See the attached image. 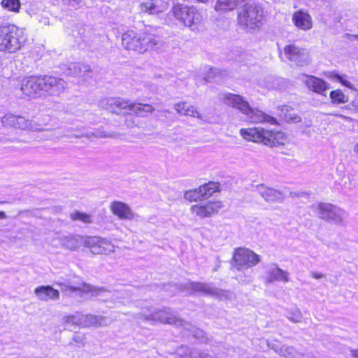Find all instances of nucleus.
Returning <instances> with one entry per match:
<instances>
[{
	"label": "nucleus",
	"mask_w": 358,
	"mask_h": 358,
	"mask_svg": "<svg viewBox=\"0 0 358 358\" xmlns=\"http://www.w3.org/2000/svg\"><path fill=\"white\" fill-rule=\"evenodd\" d=\"M66 85L64 80L56 77L31 76L20 80L19 89L22 94L27 96H36L42 91L52 95H58L65 90Z\"/></svg>",
	"instance_id": "1"
},
{
	"label": "nucleus",
	"mask_w": 358,
	"mask_h": 358,
	"mask_svg": "<svg viewBox=\"0 0 358 358\" xmlns=\"http://www.w3.org/2000/svg\"><path fill=\"white\" fill-rule=\"evenodd\" d=\"M219 99L223 103L239 110L246 116L250 122L276 124V120L274 117L265 114L259 110L252 108L249 103L238 94L223 92L219 94Z\"/></svg>",
	"instance_id": "2"
},
{
	"label": "nucleus",
	"mask_w": 358,
	"mask_h": 358,
	"mask_svg": "<svg viewBox=\"0 0 358 358\" xmlns=\"http://www.w3.org/2000/svg\"><path fill=\"white\" fill-rule=\"evenodd\" d=\"M27 33L24 28L15 24H8L0 27V51L15 53L25 45Z\"/></svg>",
	"instance_id": "3"
},
{
	"label": "nucleus",
	"mask_w": 358,
	"mask_h": 358,
	"mask_svg": "<svg viewBox=\"0 0 358 358\" xmlns=\"http://www.w3.org/2000/svg\"><path fill=\"white\" fill-rule=\"evenodd\" d=\"M141 317L153 323L162 322L166 324H173L177 327H182L187 331H189L194 337L199 339L201 342L205 341L204 332L190 324L176 317V316L167 310H161L157 312H151L149 308L143 309L141 313Z\"/></svg>",
	"instance_id": "4"
},
{
	"label": "nucleus",
	"mask_w": 358,
	"mask_h": 358,
	"mask_svg": "<svg viewBox=\"0 0 358 358\" xmlns=\"http://www.w3.org/2000/svg\"><path fill=\"white\" fill-rule=\"evenodd\" d=\"M122 40L125 48L141 53L153 49L159 42V38L149 33L147 29L138 34L134 30H129L123 34Z\"/></svg>",
	"instance_id": "5"
},
{
	"label": "nucleus",
	"mask_w": 358,
	"mask_h": 358,
	"mask_svg": "<svg viewBox=\"0 0 358 358\" xmlns=\"http://www.w3.org/2000/svg\"><path fill=\"white\" fill-rule=\"evenodd\" d=\"M263 20L262 8L255 5L245 6L238 14L240 24L250 29L259 27L263 23Z\"/></svg>",
	"instance_id": "6"
},
{
	"label": "nucleus",
	"mask_w": 358,
	"mask_h": 358,
	"mask_svg": "<svg viewBox=\"0 0 358 358\" xmlns=\"http://www.w3.org/2000/svg\"><path fill=\"white\" fill-rule=\"evenodd\" d=\"M62 320L66 324L79 325L83 327L106 326L110 322V320L106 317L92 315H83L80 313L66 315L64 317Z\"/></svg>",
	"instance_id": "7"
},
{
	"label": "nucleus",
	"mask_w": 358,
	"mask_h": 358,
	"mask_svg": "<svg viewBox=\"0 0 358 358\" xmlns=\"http://www.w3.org/2000/svg\"><path fill=\"white\" fill-rule=\"evenodd\" d=\"M260 261L259 255L249 249L241 248L234 251L233 265L238 270L248 269L257 265Z\"/></svg>",
	"instance_id": "8"
},
{
	"label": "nucleus",
	"mask_w": 358,
	"mask_h": 358,
	"mask_svg": "<svg viewBox=\"0 0 358 358\" xmlns=\"http://www.w3.org/2000/svg\"><path fill=\"white\" fill-rule=\"evenodd\" d=\"M204 18L202 13L194 6H182L180 22L192 31H198L202 26Z\"/></svg>",
	"instance_id": "9"
},
{
	"label": "nucleus",
	"mask_w": 358,
	"mask_h": 358,
	"mask_svg": "<svg viewBox=\"0 0 358 358\" xmlns=\"http://www.w3.org/2000/svg\"><path fill=\"white\" fill-rule=\"evenodd\" d=\"M85 247L95 255H108L115 252V246L106 238L100 237H87L85 240Z\"/></svg>",
	"instance_id": "10"
},
{
	"label": "nucleus",
	"mask_w": 358,
	"mask_h": 358,
	"mask_svg": "<svg viewBox=\"0 0 358 358\" xmlns=\"http://www.w3.org/2000/svg\"><path fill=\"white\" fill-rule=\"evenodd\" d=\"M268 134V129L259 127L243 128L240 130V135L245 140L264 145L270 143L266 136Z\"/></svg>",
	"instance_id": "11"
},
{
	"label": "nucleus",
	"mask_w": 358,
	"mask_h": 358,
	"mask_svg": "<svg viewBox=\"0 0 358 358\" xmlns=\"http://www.w3.org/2000/svg\"><path fill=\"white\" fill-rule=\"evenodd\" d=\"M284 55L287 59L298 66H303L309 62L307 50L301 48L294 44H289L285 47Z\"/></svg>",
	"instance_id": "12"
},
{
	"label": "nucleus",
	"mask_w": 358,
	"mask_h": 358,
	"mask_svg": "<svg viewBox=\"0 0 358 358\" xmlns=\"http://www.w3.org/2000/svg\"><path fill=\"white\" fill-rule=\"evenodd\" d=\"M222 208V204L221 201H209L205 203L193 205L191 208V211L193 215L204 218L217 213Z\"/></svg>",
	"instance_id": "13"
},
{
	"label": "nucleus",
	"mask_w": 358,
	"mask_h": 358,
	"mask_svg": "<svg viewBox=\"0 0 358 358\" xmlns=\"http://www.w3.org/2000/svg\"><path fill=\"white\" fill-rule=\"evenodd\" d=\"M2 124L4 127H10L22 130L36 129L31 124V122L26 120L24 117L17 116L13 114H6L2 118Z\"/></svg>",
	"instance_id": "14"
},
{
	"label": "nucleus",
	"mask_w": 358,
	"mask_h": 358,
	"mask_svg": "<svg viewBox=\"0 0 358 358\" xmlns=\"http://www.w3.org/2000/svg\"><path fill=\"white\" fill-rule=\"evenodd\" d=\"M109 208L111 213L120 220H131L136 217V214L132 209L122 201H114L111 202Z\"/></svg>",
	"instance_id": "15"
},
{
	"label": "nucleus",
	"mask_w": 358,
	"mask_h": 358,
	"mask_svg": "<svg viewBox=\"0 0 358 358\" xmlns=\"http://www.w3.org/2000/svg\"><path fill=\"white\" fill-rule=\"evenodd\" d=\"M302 80L309 90L320 95H325L326 91L329 88V83L314 76L305 75Z\"/></svg>",
	"instance_id": "16"
},
{
	"label": "nucleus",
	"mask_w": 358,
	"mask_h": 358,
	"mask_svg": "<svg viewBox=\"0 0 358 358\" xmlns=\"http://www.w3.org/2000/svg\"><path fill=\"white\" fill-rule=\"evenodd\" d=\"M289 274L287 271L280 268L275 264H271L267 266L264 280L268 283L275 281L287 282L289 280Z\"/></svg>",
	"instance_id": "17"
},
{
	"label": "nucleus",
	"mask_w": 358,
	"mask_h": 358,
	"mask_svg": "<svg viewBox=\"0 0 358 358\" xmlns=\"http://www.w3.org/2000/svg\"><path fill=\"white\" fill-rule=\"evenodd\" d=\"M268 346L285 358H301V355L293 347L282 345L280 341L268 342Z\"/></svg>",
	"instance_id": "18"
},
{
	"label": "nucleus",
	"mask_w": 358,
	"mask_h": 358,
	"mask_svg": "<svg viewBox=\"0 0 358 358\" xmlns=\"http://www.w3.org/2000/svg\"><path fill=\"white\" fill-rule=\"evenodd\" d=\"M292 22L299 29L307 31L312 28L313 20L310 14L307 11L302 10H297L292 15Z\"/></svg>",
	"instance_id": "19"
},
{
	"label": "nucleus",
	"mask_w": 358,
	"mask_h": 358,
	"mask_svg": "<svg viewBox=\"0 0 358 358\" xmlns=\"http://www.w3.org/2000/svg\"><path fill=\"white\" fill-rule=\"evenodd\" d=\"M168 4L157 5L153 0H147L141 2L138 6L140 13L148 15H159L167 9Z\"/></svg>",
	"instance_id": "20"
},
{
	"label": "nucleus",
	"mask_w": 358,
	"mask_h": 358,
	"mask_svg": "<svg viewBox=\"0 0 358 358\" xmlns=\"http://www.w3.org/2000/svg\"><path fill=\"white\" fill-rule=\"evenodd\" d=\"M185 287L190 294L200 293L203 294L218 296L219 291L208 284L189 282L185 285Z\"/></svg>",
	"instance_id": "21"
},
{
	"label": "nucleus",
	"mask_w": 358,
	"mask_h": 358,
	"mask_svg": "<svg viewBox=\"0 0 358 358\" xmlns=\"http://www.w3.org/2000/svg\"><path fill=\"white\" fill-rule=\"evenodd\" d=\"M256 189L257 192L266 201H282L284 198L281 192L268 187L263 184L258 185Z\"/></svg>",
	"instance_id": "22"
},
{
	"label": "nucleus",
	"mask_w": 358,
	"mask_h": 358,
	"mask_svg": "<svg viewBox=\"0 0 358 358\" xmlns=\"http://www.w3.org/2000/svg\"><path fill=\"white\" fill-rule=\"evenodd\" d=\"M323 75L332 82H338L342 85L354 91H357V90L353 84L348 80V77L345 74H340L337 71H325L323 73Z\"/></svg>",
	"instance_id": "23"
},
{
	"label": "nucleus",
	"mask_w": 358,
	"mask_h": 358,
	"mask_svg": "<svg viewBox=\"0 0 358 358\" xmlns=\"http://www.w3.org/2000/svg\"><path fill=\"white\" fill-rule=\"evenodd\" d=\"M35 294L36 296L42 301H48L49 299L56 300L59 297V292L50 286L38 287L36 288Z\"/></svg>",
	"instance_id": "24"
},
{
	"label": "nucleus",
	"mask_w": 358,
	"mask_h": 358,
	"mask_svg": "<svg viewBox=\"0 0 358 358\" xmlns=\"http://www.w3.org/2000/svg\"><path fill=\"white\" fill-rule=\"evenodd\" d=\"M182 15V5L177 3L162 18L164 23L168 25L176 24L177 21L180 22Z\"/></svg>",
	"instance_id": "25"
},
{
	"label": "nucleus",
	"mask_w": 358,
	"mask_h": 358,
	"mask_svg": "<svg viewBox=\"0 0 358 358\" xmlns=\"http://www.w3.org/2000/svg\"><path fill=\"white\" fill-rule=\"evenodd\" d=\"M268 133H269V134L268 136L266 135V136L270 143L266 144L265 145L272 148L278 145H284L287 143V136L284 132L268 129Z\"/></svg>",
	"instance_id": "26"
},
{
	"label": "nucleus",
	"mask_w": 358,
	"mask_h": 358,
	"mask_svg": "<svg viewBox=\"0 0 358 358\" xmlns=\"http://www.w3.org/2000/svg\"><path fill=\"white\" fill-rule=\"evenodd\" d=\"M334 208L335 206L329 203H317L313 206L317 216L327 221H329Z\"/></svg>",
	"instance_id": "27"
},
{
	"label": "nucleus",
	"mask_w": 358,
	"mask_h": 358,
	"mask_svg": "<svg viewBox=\"0 0 358 358\" xmlns=\"http://www.w3.org/2000/svg\"><path fill=\"white\" fill-rule=\"evenodd\" d=\"M85 238L80 236L71 235L63 238L62 244L68 249L76 250L83 244L85 245Z\"/></svg>",
	"instance_id": "28"
},
{
	"label": "nucleus",
	"mask_w": 358,
	"mask_h": 358,
	"mask_svg": "<svg viewBox=\"0 0 358 358\" xmlns=\"http://www.w3.org/2000/svg\"><path fill=\"white\" fill-rule=\"evenodd\" d=\"M107 103L110 106V110L113 112L117 113L115 107L119 109L129 108L131 111V106L134 103H131L129 100H125L121 98H110L106 99Z\"/></svg>",
	"instance_id": "29"
},
{
	"label": "nucleus",
	"mask_w": 358,
	"mask_h": 358,
	"mask_svg": "<svg viewBox=\"0 0 358 358\" xmlns=\"http://www.w3.org/2000/svg\"><path fill=\"white\" fill-rule=\"evenodd\" d=\"M346 212L335 206L329 221H331L337 225L344 226L346 224Z\"/></svg>",
	"instance_id": "30"
},
{
	"label": "nucleus",
	"mask_w": 358,
	"mask_h": 358,
	"mask_svg": "<svg viewBox=\"0 0 358 358\" xmlns=\"http://www.w3.org/2000/svg\"><path fill=\"white\" fill-rule=\"evenodd\" d=\"M237 4V0H217L215 10L219 13H224L235 9Z\"/></svg>",
	"instance_id": "31"
},
{
	"label": "nucleus",
	"mask_w": 358,
	"mask_h": 358,
	"mask_svg": "<svg viewBox=\"0 0 358 358\" xmlns=\"http://www.w3.org/2000/svg\"><path fill=\"white\" fill-rule=\"evenodd\" d=\"M202 199L208 198L219 189V184L210 182L199 187Z\"/></svg>",
	"instance_id": "32"
},
{
	"label": "nucleus",
	"mask_w": 358,
	"mask_h": 358,
	"mask_svg": "<svg viewBox=\"0 0 358 358\" xmlns=\"http://www.w3.org/2000/svg\"><path fill=\"white\" fill-rule=\"evenodd\" d=\"M329 97L331 103L336 105L344 104L349 101L348 96L345 94L340 89L332 90L329 94Z\"/></svg>",
	"instance_id": "33"
},
{
	"label": "nucleus",
	"mask_w": 358,
	"mask_h": 358,
	"mask_svg": "<svg viewBox=\"0 0 358 358\" xmlns=\"http://www.w3.org/2000/svg\"><path fill=\"white\" fill-rule=\"evenodd\" d=\"M153 110V106L150 104L134 103L131 106V111L139 116H145Z\"/></svg>",
	"instance_id": "34"
},
{
	"label": "nucleus",
	"mask_w": 358,
	"mask_h": 358,
	"mask_svg": "<svg viewBox=\"0 0 358 358\" xmlns=\"http://www.w3.org/2000/svg\"><path fill=\"white\" fill-rule=\"evenodd\" d=\"M281 112L283 118L287 122L296 123L301 121V117L295 114L292 108L289 106H284Z\"/></svg>",
	"instance_id": "35"
},
{
	"label": "nucleus",
	"mask_w": 358,
	"mask_h": 358,
	"mask_svg": "<svg viewBox=\"0 0 358 358\" xmlns=\"http://www.w3.org/2000/svg\"><path fill=\"white\" fill-rule=\"evenodd\" d=\"M1 6L8 11L17 13L20 12L21 3L19 0H2Z\"/></svg>",
	"instance_id": "36"
},
{
	"label": "nucleus",
	"mask_w": 358,
	"mask_h": 358,
	"mask_svg": "<svg viewBox=\"0 0 358 358\" xmlns=\"http://www.w3.org/2000/svg\"><path fill=\"white\" fill-rule=\"evenodd\" d=\"M286 317L294 323H299L302 321L303 314L299 308L297 307H294L289 308L287 313Z\"/></svg>",
	"instance_id": "37"
},
{
	"label": "nucleus",
	"mask_w": 358,
	"mask_h": 358,
	"mask_svg": "<svg viewBox=\"0 0 358 358\" xmlns=\"http://www.w3.org/2000/svg\"><path fill=\"white\" fill-rule=\"evenodd\" d=\"M75 290L81 289L85 293H90L92 296H101L103 294H106L107 292L103 288H97L92 287L90 285H83L82 288L74 287Z\"/></svg>",
	"instance_id": "38"
},
{
	"label": "nucleus",
	"mask_w": 358,
	"mask_h": 358,
	"mask_svg": "<svg viewBox=\"0 0 358 358\" xmlns=\"http://www.w3.org/2000/svg\"><path fill=\"white\" fill-rule=\"evenodd\" d=\"M178 357L179 358H217L208 354L199 353L196 351H191L187 348H185V354H182L179 352Z\"/></svg>",
	"instance_id": "39"
},
{
	"label": "nucleus",
	"mask_w": 358,
	"mask_h": 358,
	"mask_svg": "<svg viewBox=\"0 0 358 358\" xmlns=\"http://www.w3.org/2000/svg\"><path fill=\"white\" fill-rule=\"evenodd\" d=\"M184 197L189 201H196L197 200L202 199L199 187L186 191Z\"/></svg>",
	"instance_id": "40"
},
{
	"label": "nucleus",
	"mask_w": 358,
	"mask_h": 358,
	"mask_svg": "<svg viewBox=\"0 0 358 358\" xmlns=\"http://www.w3.org/2000/svg\"><path fill=\"white\" fill-rule=\"evenodd\" d=\"M71 217L73 220H79L83 223H90L92 222L90 215L78 211L71 213Z\"/></svg>",
	"instance_id": "41"
},
{
	"label": "nucleus",
	"mask_w": 358,
	"mask_h": 358,
	"mask_svg": "<svg viewBox=\"0 0 358 358\" xmlns=\"http://www.w3.org/2000/svg\"><path fill=\"white\" fill-rule=\"evenodd\" d=\"M220 75V72L217 69L210 68L208 69V74L207 76L204 77V80L206 82H212V81H220L219 77Z\"/></svg>",
	"instance_id": "42"
},
{
	"label": "nucleus",
	"mask_w": 358,
	"mask_h": 358,
	"mask_svg": "<svg viewBox=\"0 0 358 358\" xmlns=\"http://www.w3.org/2000/svg\"><path fill=\"white\" fill-rule=\"evenodd\" d=\"M188 109H187L186 113L184 114V115L191 116L194 117H198L200 118L201 115L199 112L197 110V109L194 106L189 103L187 106Z\"/></svg>",
	"instance_id": "43"
},
{
	"label": "nucleus",
	"mask_w": 358,
	"mask_h": 358,
	"mask_svg": "<svg viewBox=\"0 0 358 358\" xmlns=\"http://www.w3.org/2000/svg\"><path fill=\"white\" fill-rule=\"evenodd\" d=\"M188 105L189 103L186 102H179L175 104V109L178 113L184 115L188 109Z\"/></svg>",
	"instance_id": "44"
},
{
	"label": "nucleus",
	"mask_w": 358,
	"mask_h": 358,
	"mask_svg": "<svg viewBox=\"0 0 358 358\" xmlns=\"http://www.w3.org/2000/svg\"><path fill=\"white\" fill-rule=\"evenodd\" d=\"M64 2L73 7H76L80 4V0H64Z\"/></svg>",
	"instance_id": "45"
},
{
	"label": "nucleus",
	"mask_w": 358,
	"mask_h": 358,
	"mask_svg": "<svg viewBox=\"0 0 358 358\" xmlns=\"http://www.w3.org/2000/svg\"><path fill=\"white\" fill-rule=\"evenodd\" d=\"M311 276L315 279H320L324 277V274L317 272H312Z\"/></svg>",
	"instance_id": "46"
},
{
	"label": "nucleus",
	"mask_w": 358,
	"mask_h": 358,
	"mask_svg": "<svg viewBox=\"0 0 358 358\" xmlns=\"http://www.w3.org/2000/svg\"><path fill=\"white\" fill-rule=\"evenodd\" d=\"M350 353L354 358H358V350H351Z\"/></svg>",
	"instance_id": "47"
},
{
	"label": "nucleus",
	"mask_w": 358,
	"mask_h": 358,
	"mask_svg": "<svg viewBox=\"0 0 358 358\" xmlns=\"http://www.w3.org/2000/svg\"><path fill=\"white\" fill-rule=\"evenodd\" d=\"M96 137H100V138L101 137L105 138V137H109V136H110V135H109V134H106V133L103 131V133L96 134Z\"/></svg>",
	"instance_id": "48"
},
{
	"label": "nucleus",
	"mask_w": 358,
	"mask_h": 358,
	"mask_svg": "<svg viewBox=\"0 0 358 358\" xmlns=\"http://www.w3.org/2000/svg\"><path fill=\"white\" fill-rule=\"evenodd\" d=\"M353 152L355 154V155L358 157V141L355 143L353 148Z\"/></svg>",
	"instance_id": "49"
},
{
	"label": "nucleus",
	"mask_w": 358,
	"mask_h": 358,
	"mask_svg": "<svg viewBox=\"0 0 358 358\" xmlns=\"http://www.w3.org/2000/svg\"><path fill=\"white\" fill-rule=\"evenodd\" d=\"M6 215L4 212L0 211V219H5Z\"/></svg>",
	"instance_id": "50"
},
{
	"label": "nucleus",
	"mask_w": 358,
	"mask_h": 358,
	"mask_svg": "<svg viewBox=\"0 0 358 358\" xmlns=\"http://www.w3.org/2000/svg\"><path fill=\"white\" fill-rule=\"evenodd\" d=\"M200 3H206L208 1V0H197Z\"/></svg>",
	"instance_id": "51"
},
{
	"label": "nucleus",
	"mask_w": 358,
	"mask_h": 358,
	"mask_svg": "<svg viewBox=\"0 0 358 358\" xmlns=\"http://www.w3.org/2000/svg\"><path fill=\"white\" fill-rule=\"evenodd\" d=\"M72 68L76 69V64H72V67H71L70 69H71Z\"/></svg>",
	"instance_id": "52"
},
{
	"label": "nucleus",
	"mask_w": 358,
	"mask_h": 358,
	"mask_svg": "<svg viewBox=\"0 0 358 358\" xmlns=\"http://www.w3.org/2000/svg\"><path fill=\"white\" fill-rule=\"evenodd\" d=\"M78 337H79V336H78H78H76V337H75V341H76V338H78Z\"/></svg>",
	"instance_id": "53"
},
{
	"label": "nucleus",
	"mask_w": 358,
	"mask_h": 358,
	"mask_svg": "<svg viewBox=\"0 0 358 358\" xmlns=\"http://www.w3.org/2000/svg\"><path fill=\"white\" fill-rule=\"evenodd\" d=\"M356 38H358V36H356Z\"/></svg>",
	"instance_id": "54"
},
{
	"label": "nucleus",
	"mask_w": 358,
	"mask_h": 358,
	"mask_svg": "<svg viewBox=\"0 0 358 358\" xmlns=\"http://www.w3.org/2000/svg\"><path fill=\"white\" fill-rule=\"evenodd\" d=\"M357 109H358V108H357Z\"/></svg>",
	"instance_id": "55"
}]
</instances>
